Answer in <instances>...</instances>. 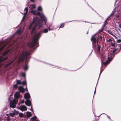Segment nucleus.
I'll use <instances>...</instances> for the list:
<instances>
[{"label":"nucleus","mask_w":121,"mask_h":121,"mask_svg":"<svg viewBox=\"0 0 121 121\" xmlns=\"http://www.w3.org/2000/svg\"><path fill=\"white\" fill-rule=\"evenodd\" d=\"M42 21L41 20L39 19L38 17H36L33 18L32 21L30 23L29 27V29H30L33 26L31 31V33H33L34 30L37 26H39V29L41 28L42 26Z\"/></svg>","instance_id":"obj_1"},{"label":"nucleus","mask_w":121,"mask_h":121,"mask_svg":"<svg viewBox=\"0 0 121 121\" xmlns=\"http://www.w3.org/2000/svg\"><path fill=\"white\" fill-rule=\"evenodd\" d=\"M18 85L21 86H18V90L19 92L23 93L24 92L25 90H26L27 91H28L26 81L22 82L20 80H17L16 84L14 85L13 86V87L14 88L16 89Z\"/></svg>","instance_id":"obj_2"},{"label":"nucleus","mask_w":121,"mask_h":121,"mask_svg":"<svg viewBox=\"0 0 121 121\" xmlns=\"http://www.w3.org/2000/svg\"><path fill=\"white\" fill-rule=\"evenodd\" d=\"M41 32H40L35 34L33 37L32 42H29L28 45L32 47H33L35 44L37 45L38 40L41 36Z\"/></svg>","instance_id":"obj_3"},{"label":"nucleus","mask_w":121,"mask_h":121,"mask_svg":"<svg viewBox=\"0 0 121 121\" xmlns=\"http://www.w3.org/2000/svg\"><path fill=\"white\" fill-rule=\"evenodd\" d=\"M30 55L29 52H27L26 51L23 52L22 55L20 56L18 59V62L20 63L24 61V59L27 58V56Z\"/></svg>","instance_id":"obj_4"},{"label":"nucleus","mask_w":121,"mask_h":121,"mask_svg":"<svg viewBox=\"0 0 121 121\" xmlns=\"http://www.w3.org/2000/svg\"><path fill=\"white\" fill-rule=\"evenodd\" d=\"M31 13H32L33 14H36L40 16V18L43 20L44 22H46L47 21V19L45 17L43 14L41 15V13L38 10H35L32 11V12H31Z\"/></svg>","instance_id":"obj_5"},{"label":"nucleus","mask_w":121,"mask_h":121,"mask_svg":"<svg viewBox=\"0 0 121 121\" xmlns=\"http://www.w3.org/2000/svg\"><path fill=\"white\" fill-rule=\"evenodd\" d=\"M18 99H13L11 100L10 103V107L13 108L16 107V104H17Z\"/></svg>","instance_id":"obj_6"},{"label":"nucleus","mask_w":121,"mask_h":121,"mask_svg":"<svg viewBox=\"0 0 121 121\" xmlns=\"http://www.w3.org/2000/svg\"><path fill=\"white\" fill-rule=\"evenodd\" d=\"M14 98H21L22 96L20 95L19 92H15L14 95Z\"/></svg>","instance_id":"obj_7"},{"label":"nucleus","mask_w":121,"mask_h":121,"mask_svg":"<svg viewBox=\"0 0 121 121\" xmlns=\"http://www.w3.org/2000/svg\"><path fill=\"white\" fill-rule=\"evenodd\" d=\"M18 108L19 109L22 111H24L27 110L26 107L24 105H23L18 107Z\"/></svg>","instance_id":"obj_8"},{"label":"nucleus","mask_w":121,"mask_h":121,"mask_svg":"<svg viewBox=\"0 0 121 121\" xmlns=\"http://www.w3.org/2000/svg\"><path fill=\"white\" fill-rule=\"evenodd\" d=\"M25 10L26 11V12L25 13H24V15L23 16L22 21H23L25 18V16L28 13V8L27 7H26L25 9Z\"/></svg>","instance_id":"obj_9"},{"label":"nucleus","mask_w":121,"mask_h":121,"mask_svg":"<svg viewBox=\"0 0 121 121\" xmlns=\"http://www.w3.org/2000/svg\"><path fill=\"white\" fill-rule=\"evenodd\" d=\"M18 113V112L16 111L15 110H14V112L10 113L9 114V115L11 117H14L16 114L17 115Z\"/></svg>","instance_id":"obj_10"},{"label":"nucleus","mask_w":121,"mask_h":121,"mask_svg":"<svg viewBox=\"0 0 121 121\" xmlns=\"http://www.w3.org/2000/svg\"><path fill=\"white\" fill-rule=\"evenodd\" d=\"M95 34L94 35H93L91 39V41L92 42L93 45V43H95L96 42V38L95 37Z\"/></svg>","instance_id":"obj_11"},{"label":"nucleus","mask_w":121,"mask_h":121,"mask_svg":"<svg viewBox=\"0 0 121 121\" xmlns=\"http://www.w3.org/2000/svg\"><path fill=\"white\" fill-rule=\"evenodd\" d=\"M25 104L26 105L30 106L31 105V102L29 99H26V100L25 102Z\"/></svg>","instance_id":"obj_12"},{"label":"nucleus","mask_w":121,"mask_h":121,"mask_svg":"<svg viewBox=\"0 0 121 121\" xmlns=\"http://www.w3.org/2000/svg\"><path fill=\"white\" fill-rule=\"evenodd\" d=\"M30 95L28 92L27 93H25L24 94V98H30Z\"/></svg>","instance_id":"obj_13"},{"label":"nucleus","mask_w":121,"mask_h":121,"mask_svg":"<svg viewBox=\"0 0 121 121\" xmlns=\"http://www.w3.org/2000/svg\"><path fill=\"white\" fill-rule=\"evenodd\" d=\"M8 57H6L4 58H2V56H0V62H2L3 61H4L6 60L8 58Z\"/></svg>","instance_id":"obj_14"},{"label":"nucleus","mask_w":121,"mask_h":121,"mask_svg":"<svg viewBox=\"0 0 121 121\" xmlns=\"http://www.w3.org/2000/svg\"><path fill=\"white\" fill-rule=\"evenodd\" d=\"M30 6L31 7L30 12H32V11L33 10V9L35 8V5L34 4L30 5Z\"/></svg>","instance_id":"obj_15"},{"label":"nucleus","mask_w":121,"mask_h":121,"mask_svg":"<svg viewBox=\"0 0 121 121\" xmlns=\"http://www.w3.org/2000/svg\"><path fill=\"white\" fill-rule=\"evenodd\" d=\"M16 57L12 61H11L10 63H9L8 64H7L5 66V67H7L8 66H9L11 64H12L13 62L15 61V60H16Z\"/></svg>","instance_id":"obj_16"},{"label":"nucleus","mask_w":121,"mask_h":121,"mask_svg":"<svg viewBox=\"0 0 121 121\" xmlns=\"http://www.w3.org/2000/svg\"><path fill=\"white\" fill-rule=\"evenodd\" d=\"M31 121H39L38 120L37 117L35 116L31 118Z\"/></svg>","instance_id":"obj_17"},{"label":"nucleus","mask_w":121,"mask_h":121,"mask_svg":"<svg viewBox=\"0 0 121 121\" xmlns=\"http://www.w3.org/2000/svg\"><path fill=\"white\" fill-rule=\"evenodd\" d=\"M10 49H9L5 51L2 54L3 56H4L6 55L10 51Z\"/></svg>","instance_id":"obj_18"},{"label":"nucleus","mask_w":121,"mask_h":121,"mask_svg":"<svg viewBox=\"0 0 121 121\" xmlns=\"http://www.w3.org/2000/svg\"><path fill=\"white\" fill-rule=\"evenodd\" d=\"M106 23H104V24L103 25V26H102L101 29L100 30H99L98 31V33H99L101 31L103 30L104 28V27L105 26V25Z\"/></svg>","instance_id":"obj_19"},{"label":"nucleus","mask_w":121,"mask_h":121,"mask_svg":"<svg viewBox=\"0 0 121 121\" xmlns=\"http://www.w3.org/2000/svg\"><path fill=\"white\" fill-rule=\"evenodd\" d=\"M26 115L27 117H29L31 116L32 114L31 113L29 112H26Z\"/></svg>","instance_id":"obj_20"},{"label":"nucleus","mask_w":121,"mask_h":121,"mask_svg":"<svg viewBox=\"0 0 121 121\" xmlns=\"http://www.w3.org/2000/svg\"><path fill=\"white\" fill-rule=\"evenodd\" d=\"M112 59V58H111L109 61L108 60L106 62L103 63V64L105 65H107L108 63Z\"/></svg>","instance_id":"obj_21"},{"label":"nucleus","mask_w":121,"mask_h":121,"mask_svg":"<svg viewBox=\"0 0 121 121\" xmlns=\"http://www.w3.org/2000/svg\"><path fill=\"white\" fill-rule=\"evenodd\" d=\"M45 24L47 25V28L49 29V30H53V28H51V25H50L48 26V25H47L45 23Z\"/></svg>","instance_id":"obj_22"},{"label":"nucleus","mask_w":121,"mask_h":121,"mask_svg":"<svg viewBox=\"0 0 121 121\" xmlns=\"http://www.w3.org/2000/svg\"><path fill=\"white\" fill-rule=\"evenodd\" d=\"M28 67L27 64H26L24 68V69L25 70H26L28 69Z\"/></svg>","instance_id":"obj_23"},{"label":"nucleus","mask_w":121,"mask_h":121,"mask_svg":"<svg viewBox=\"0 0 121 121\" xmlns=\"http://www.w3.org/2000/svg\"><path fill=\"white\" fill-rule=\"evenodd\" d=\"M21 28H20L18 29L17 31V33L19 34H20L21 33Z\"/></svg>","instance_id":"obj_24"},{"label":"nucleus","mask_w":121,"mask_h":121,"mask_svg":"<svg viewBox=\"0 0 121 121\" xmlns=\"http://www.w3.org/2000/svg\"><path fill=\"white\" fill-rule=\"evenodd\" d=\"M100 46L99 45H98V52L99 53L100 52Z\"/></svg>","instance_id":"obj_25"},{"label":"nucleus","mask_w":121,"mask_h":121,"mask_svg":"<svg viewBox=\"0 0 121 121\" xmlns=\"http://www.w3.org/2000/svg\"><path fill=\"white\" fill-rule=\"evenodd\" d=\"M48 30L47 29H45L43 31V33H47L48 32Z\"/></svg>","instance_id":"obj_26"},{"label":"nucleus","mask_w":121,"mask_h":121,"mask_svg":"<svg viewBox=\"0 0 121 121\" xmlns=\"http://www.w3.org/2000/svg\"><path fill=\"white\" fill-rule=\"evenodd\" d=\"M19 116L20 117H23L24 115L22 113H19Z\"/></svg>","instance_id":"obj_27"},{"label":"nucleus","mask_w":121,"mask_h":121,"mask_svg":"<svg viewBox=\"0 0 121 121\" xmlns=\"http://www.w3.org/2000/svg\"><path fill=\"white\" fill-rule=\"evenodd\" d=\"M27 45L30 48H33L34 47L35 45H36V46H37V47L36 48H37V47H38L39 46V44H38V45H37V44H35V45H34V46L33 47H30V46L28 44H27Z\"/></svg>","instance_id":"obj_28"},{"label":"nucleus","mask_w":121,"mask_h":121,"mask_svg":"<svg viewBox=\"0 0 121 121\" xmlns=\"http://www.w3.org/2000/svg\"><path fill=\"white\" fill-rule=\"evenodd\" d=\"M108 33L110 34V35H112V36H113V33H112V31L111 30H108Z\"/></svg>","instance_id":"obj_29"},{"label":"nucleus","mask_w":121,"mask_h":121,"mask_svg":"<svg viewBox=\"0 0 121 121\" xmlns=\"http://www.w3.org/2000/svg\"><path fill=\"white\" fill-rule=\"evenodd\" d=\"M38 10L40 11H41L42 10V8L41 6H39L38 8Z\"/></svg>","instance_id":"obj_30"},{"label":"nucleus","mask_w":121,"mask_h":121,"mask_svg":"<svg viewBox=\"0 0 121 121\" xmlns=\"http://www.w3.org/2000/svg\"><path fill=\"white\" fill-rule=\"evenodd\" d=\"M64 24L63 23L61 24L60 26L59 27L60 28H63L64 27Z\"/></svg>","instance_id":"obj_31"},{"label":"nucleus","mask_w":121,"mask_h":121,"mask_svg":"<svg viewBox=\"0 0 121 121\" xmlns=\"http://www.w3.org/2000/svg\"><path fill=\"white\" fill-rule=\"evenodd\" d=\"M21 75L22 76L24 77L25 79V74L23 72H22L21 73Z\"/></svg>","instance_id":"obj_32"},{"label":"nucleus","mask_w":121,"mask_h":121,"mask_svg":"<svg viewBox=\"0 0 121 121\" xmlns=\"http://www.w3.org/2000/svg\"><path fill=\"white\" fill-rule=\"evenodd\" d=\"M117 49H114L113 50V51L112 53L111 54V55H113V54L116 51V50H117Z\"/></svg>","instance_id":"obj_33"},{"label":"nucleus","mask_w":121,"mask_h":121,"mask_svg":"<svg viewBox=\"0 0 121 121\" xmlns=\"http://www.w3.org/2000/svg\"><path fill=\"white\" fill-rule=\"evenodd\" d=\"M111 45L112 46L114 47L115 46V45L114 43H111Z\"/></svg>","instance_id":"obj_34"},{"label":"nucleus","mask_w":121,"mask_h":121,"mask_svg":"<svg viewBox=\"0 0 121 121\" xmlns=\"http://www.w3.org/2000/svg\"><path fill=\"white\" fill-rule=\"evenodd\" d=\"M24 99H22L20 103L23 104L24 103Z\"/></svg>","instance_id":"obj_35"},{"label":"nucleus","mask_w":121,"mask_h":121,"mask_svg":"<svg viewBox=\"0 0 121 121\" xmlns=\"http://www.w3.org/2000/svg\"><path fill=\"white\" fill-rule=\"evenodd\" d=\"M117 42H121V39H117Z\"/></svg>","instance_id":"obj_36"},{"label":"nucleus","mask_w":121,"mask_h":121,"mask_svg":"<svg viewBox=\"0 0 121 121\" xmlns=\"http://www.w3.org/2000/svg\"><path fill=\"white\" fill-rule=\"evenodd\" d=\"M115 9L114 11H113L112 12V13H111V15L112 14H113V15L114 13H115Z\"/></svg>","instance_id":"obj_37"},{"label":"nucleus","mask_w":121,"mask_h":121,"mask_svg":"<svg viewBox=\"0 0 121 121\" xmlns=\"http://www.w3.org/2000/svg\"><path fill=\"white\" fill-rule=\"evenodd\" d=\"M4 47H2L0 49V51H1L2 49L4 48Z\"/></svg>","instance_id":"obj_38"},{"label":"nucleus","mask_w":121,"mask_h":121,"mask_svg":"<svg viewBox=\"0 0 121 121\" xmlns=\"http://www.w3.org/2000/svg\"><path fill=\"white\" fill-rule=\"evenodd\" d=\"M102 38H103V37L102 36H99V39H100V40H102Z\"/></svg>","instance_id":"obj_39"},{"label":"nucleus","mask_w":121,"mask_h":121,"mask_svg":"<svg viewBox=\"0 0 121 121\" xmlns=\"http://www.w3.org/2000/svg\"><path fill=\"white\" fill-rule=\"evenodd\" d=\"M108 18H107L106 19V20L104 22V23H106V24H107V20L108 19Z\"/></svg>","instance_id":"obj_40"},{"label":"nucleus","mask_w":121,"mask_h":121,"mask_svg":"<svg viewBox=\"0 0 121 121\" xmlns=\"http://www.w3.org/2000/svg\"><path fill=\"white\" fill-rule=\"evenodd\" d=\"M102 70H100V73H99V76H100V75L101 74V73H102Z\"/></svg>","instance_id":"obj_41"},{"label":"nucleus","mask_w":121,"mask_h":121,"mask_svg":"<svg viewBox=\"0 0 121 121\" xmlns=\"http://www.w3.org/2000/svg\"><path fill=\"white\" fill-rule=\"evenodd\" d=\"M119 27L121 29V23H120L119 25Z\"/></svg>","instance_id":"obj_42"},{"label":"nucleus","mask_w":121,"mask_h":121,"mask_svg":"<svg viewBox=\"0 0 121 121\" xmlns=\"http://www.w3.org/2000/svg\"><path fill=\"white\" fill-rule=\"evenodd\" d=\"M113 36V37H114L116 39H117V37L115 35H113L112 36Z\"/></svg>","instance_id":"obj_43"},{"label":"nucleus","mask_w":121,"mask_h":121,"mask_svg":"<svg viewBox=\"0 0 121 121\" xmlns=\"http://www.w3.org/2000/svg\"><path fill=\"white\" fill-rule=\"evenodd\" d=\"M116 17L117 18H119V15L117 14V15H116Z\"/></svg>","instance_id":"obj_44"},{"label":"nucleus","mask_w":121,"mask_h":121,"mask_svg":"<svg viewBox=\"0 0 121 121\" xmlns=\"http://www.w3.org/2000/svg\"><path fill=\"white\" fill-rule=\"evenodd\" d=\"M108 42H112V40L111 39H109L108 40Z\"/></svg>","instance_id":"obj_45"},{"label":"nucleus","mask_w":121,"mask_h":121,"mask_svg":"<svg viewBox=\"0 0 121 121\" xmlns=\"http://www.w3.org/2000/svg\"><path fill=\"white\" fill-rule=\"evenodd\" d=\"M101 62H102H102H103V61L104 60V58H102L101 59Z\"/></svg>","instance_id":"obj_46"},{"label":"nucleus","mask_w":121,"mask_h":121,"mask_svg":"<svg viewBox=\"0 0 121 121\" xmlns=\"http://www.w3.org/2000/svg\"><path fill=\"white\" fill-rule=\"evenodd\" d=\"M99 39L98 38H97V43H98L99 42Z\"/></svg>","instance_id":"obj_47"},{"label":"nucleus","mask_w":121,"mask_h":121,"mask_svg":"<svg viewBox=\"0 0 121 121\" xmlns=\"http://www.w3.org/2000/svg\"><path fill=\"white\" fill-rule=\"evenodd\" d=\"M31 111H32L33 112V109L32 108V107H31Z\"/></svg>","instance_id":"obj_48"},{"label":"nucleus","mask_w":121,"mask_h":121,"mask_svg":"<svg viewBox=\"0 0 121 121\" xmlns=\"http://www.w3.org/2000/svg\"><path fill=\"white\" fill-rule=\"evenodd\" d=\"M111 14L110 15H109V16H108V18H109L111 16Z\"/></svg>","instance_id":"obj_49"},{"label":"nucleus","mask_w":121,"mask_h":121,"mask_svg":"<svg viewBox=\"0 0 121 121\" xmlns=\"http://www.w3.org/2000/svg\"><path fill=\"white\" fill-rule=\"evenodd\" d=\"M95 90H96V88L95 89V91H94V93L95 92V91H96Z\"/></svg>","instance_id":"obj_50"},{"label":"nucleus","mask_w":121,"mask_h":121,"mask_svg":"<svg viewBox=\"0 0 121 121\" xmlns=\"http://www.w3.org/2000/svg\"><path fill=\"white\" fill-rule=\"evenodd\" d=\"M102 66H101V68H102Z\"/></svg>","instance_id":"obj_51"},{"label":"nucleus","mask_w":121,"mask_h":121,"mask_svg":"<svg viewBox=\"0 0 121 121\" xmlns=\"http://www.w3.org/2000/svg\"><path fill=\"white\" fill-rule=\"evenodd\" d=\"M107 117H108V118L109 119H110V117L108 116H107Z\"/></svg>","instance_id":"obj_52"},{"label":"nucleus","mask_w":121,"mask_h":121,"mask_svg":"<svg viewBox=\"0 0 121 121\" xmlns=\"http://www.w3.org/2000/svg\"><path fill=\"white\" fill-rule=\"evenodd\" d=\"M31 1L32 2H33L34 1V0H31Z\"/></svg>","instance_id":"obj_53"},{"label":"nucleus","mask_w":121,"mask_h":121,"mask_svg":"<svg viewBox=\"0 0 121 121\" xmlns=\"http://www.w3.org/2000/svg\"><path fill=\"white\" fill-rule=\"evenodd\" d=\"M1 65L0 64V68L1 67Z\"/></svg>","instance_id":"obj_54"},{"label":"nucleus","mask_w":121,"mask_h":121,"mask_svg":"<svg viewBox=\"0 0 121 121\" xmlns=\"http://www.w3.org/2000/svg\"><path fill=\"white\" fill-rule=\"evenodd\" d=\"M92 51L91 52V53L90 54H90L92 52Z\"/></svg>","instance_id":"obj_55"},{"label":"nucleus","mask_w":121,"mask_h":121,"mask_svg":"<svg viewBox=\"0 0 121 121\" xmlns=\"http://www.w3.org/2000/svg\"><path fill=\"white\" fill-rule=\"evenodd\" d=\"M88 33V31H87V33H86V34H87Z\"/></svg>","instance_id":"obj_56"},{"label":"nucleus","mask_w":121,"mask_h":121,"mask_svg":"<svg viewBox=\"0 0 121 121\" xmlns=\"http://www.w3.org/2000/svg\"><path fill=\"white\" fill-rule=\"evenodd\" d=\"M9 98L10 99L11 98L10 97Z\"/></svg>","instance_id":"obj_57"}]
</instances>
